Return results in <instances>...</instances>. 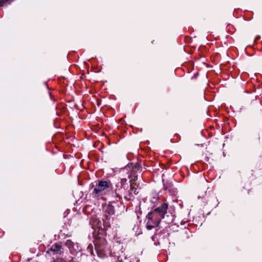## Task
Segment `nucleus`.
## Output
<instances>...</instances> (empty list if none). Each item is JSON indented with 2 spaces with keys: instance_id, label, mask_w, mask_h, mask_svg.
I'll list each match as a JSON object with an SVG mask.
<instances>
[{
  "instance_id": "obj_16",
  "label": "nucleus",
  "mask_w": 262,
  "mask_h": 262,
  "mask_svg": "<svg viewBox=\"0 0 262 262\" xmlns=\"http://www.w3.org/2000/svg\"><path fill=\"white\" fill-rule=\"evenodd\" d=\"M117 262H123L122 259L121 260H119V258H118V261Z\"/></svg>"
},
{
  "instance_id": "obj_10",
  "label": "nucleus",
  "mask_w": 262,
  "mask_h": 262,
  "mask_svg": "<svg viewBox=\"0 0 262 262\" xmlns=\"http://www.w3.org/2000/svg\"><path fill=\"white\" fill-rule=\"evenodd\" d=\"M163 188L165 190L168 191L169 193L173 188V186L172 183H167L163 184Z\"/></svg>"
},
{
  "instance_id": "obj_14",
  "label": "nucleus",
  "mask_w": 262,
  "mask_h": 262,
  "mask_svg": "<svg viewBox=\"0 0 262 262\" xmlns=\"http://www.w3.org/2000/svg\"><path fill=\"white\" fill-rule=\"evenodd\" d=\"M151 238H152V241H155V239H156V238H157V237H156V234H155L152 236V237H151Z\"/></svg>"
},
{
  "instance_id": "obj_6",
  "label": "nucleus",
  "mask_w": 262,
  "mask_h": 262,
  "mask_svg": "<svg viewBox=\"0 0 262 262\" xmlns=\"http://www.w3.org/2000/svg\"><path fill=\"white\" fill-rule=\"evenodd\" d=\"M126 168H128L130 170V174L128 175V178L132 179V181H136L138 179V173H140L142 171V167L140 163H129Z\"/></svg>"
},
{
  "instance_id": "obj_4",
  "label": "nucleus",
  "mask_w": 262,
  "mask_h": 262,
  "mask_svg": "<svg viewBox=\"0 0 262 262\" xmlns=\"http://www.w3.org/2000/svg\"><path fill=\"white\" fill-rule=\"evenodd\" d=\"M120 205L119 201L115 199L110 202L108 204H105L103 206V209L105 213L108 214L110 216L113 215L118 216L122 211V209H120Z\"/></svg>"
},
{
  "instance_id": "obj_5",
  "label": "nucleus",
  "mask_w": 262,
  "mask_h": 262,
  "mask_svg": "<svg viewBox=\"0 0 262 262\" xmlns=\"http://www.w3.org/2000/svg\"><path fill=\"white\" fill-rule=\"evenodd\" d=\"M111 187V183L110 182L106 181H98L96 183V187L93 189L92 194L95 197H99L105 194L104 191L110 189Z\"/></svg>"
},
{
  "instance_id": "obj_3",
  "label": "nucleus",
  "mask_w": 262,
  "mask_h": 262,
  "mask_svg": "<svg viewBox=\"0 0 262 262\" xmlns=\"http://www.w3.org/2000/svg\"><path fill=\"white\" fill-rule=\"evenodd\" d=\"M104 231L100 230L99 231V234L95 236V239L94 242L95 248L96 251L97 255L102 258H104L107 257L106 253L105 252V249L107 246V241L103 237L100 236V234H103Z\"/></svg>"
},
{
  "instance_id": "obj_9",
  "label": "nucleus",
  "mask_w": 262,
  "mask_h": 262,
  "mask_svg": "<svg viewBox=\"0 0 262 262\" xmlns=\"http://www.w3.org/2000/svg\"><path fill=\"white\" fill-rule=\"evenodd\" d=\"M136 182V181H132V179H130V185H129V188L131 189V191H133L134 194H137L138 192L137 191L136 187L137 185Z\"/></svg>"
},
{
  "instance_id": "obj_15",
  "label": "nucleus",
  "mask_w": 262,
  "mask_h": 262,
  "mask_svg": "<svg viewBox=\"0 0 262 262\" xmlns=\"http://www.w3.org/2000/svg\"><path fill=\"white\" fill-rule=\"evenodd\" d=\"M197 75H198V74H194V75H193V76L192 77V78H195L196 77V76H197Z\"/></svg>"
},
{
  "instance_id": "obj_12",
  "label": "nucleus",
  "mask_w": 262,
  "mask_h": 262,
  "mask_svg": "<svg viewBox=\"0 0 262 262\" xmlns=\"http://www.w3.org/2000/svg\"><path fill=\"white\" fill-rule=\"evenodd\" d=\"M133 193H134L133 191H131V189L130 188H128L127 190V195L128 197H130L131 199L133 197Z\"/></svg>"
},
{
  "instance_id": "obj_11",
  "label": "nucleus",
  "mask_w": 262,
  "mask_h": 262,
  "mask_svg": "<svg viewBox=\"0 0 262 262\" xmlns=\"http://www.w3.org/2000/svg\"><path fill=\"white\" fill-rule=\"evenodd\" d=\"M65 245L69 248H72L74 247V243L70 239L67 240L65 243Z\"/></svg>"
},
{
  "instance_id": "obj_2",
  "label": "nucleus",
  "mask_w": 262,
  "mask_h": 262,
  "mask_svg": "<svg viewBox=\"0 0 262 262\" xmlns=\"http://www.w3.org/2000/svg\"><path fill=\"white\" fill-rule=\"evenodd\" d=\"M116 189L112 193V196L114 197L117 201L120 200L122 198V195H123L124 198L126 201H130L132 199L130 197H128L127 195V190L129 188V184L127 182L126 179H122L121 181L116 185Z\"/></svg>"
},
{
  "instance_id": "obj_1",
  "label": "nucleus",
  "mask_w": 262,
  "mask_h": 262,
  "mask_svg": "<svg viewBox=\"0 0 262 262\" xmlns=\"http://www.w3.org/2000/svg\"><path fill=\"white\" fill-rule=\"evenodd\" d=\"M168 204L166 202H164L159 206L152 208L146 216V228L150 230L158 227L162 220H163L164 222L167 224L172 223L174 218L171 214H168Z\"/></svg>"
},
{
  "instance_id": "obj_8",
  "label": "nucleus",
  "mask_w": 262,
  "mask_h": 262,
  "mask_svg": "<svg viewBox=\"0 0 262 262\" xmlns=\"http://www.w3.org/2000/svg\"><path fill=\"white\" fill-rule=\"evenodd\" d=\"M61 245L60 243H56L53 244L51 247L48 249L47 253H49V251H52L55 252L57 254L60 255L62 253V251H61Z\"/></svg>"
},
{
  "instance_id": "obj_7",
  "label": "nucleus",
  "mask_w": 262,
  "mask_h": 262,
  "mask_svg": "<svg viewBox=\"0 0 262 262\" xmlns=\"http://www.w3.org/2000/svg\"><path fill=\"white\" fill-rule=\"evenodd\" d=\"M111 219V217L109 216L108 215L105 214L104 215V218L102 219L103 222V228H99L98 231L97 235L99 234V231L100 230H103L104 231L103 234H100V236L101 237H103V235H106V230L111 227V224H110V220Z\"/></svg>"
},
{
  "instance_id": "obj_13",
  "label": "nucleus",
  "mask_w": 262,
  "mask_h": 262,
  "mask_svg": "<svg viewBox=\"0 0 262 262\" xmlns=\"http://www.w3.org/2000/svg\"><path fill=\"white\" fill-rule=\"evenodd\" d=\"M4 3L5 2L4 0H0V7H3L4 6Z\"/></svg>"
}]
</instances>
